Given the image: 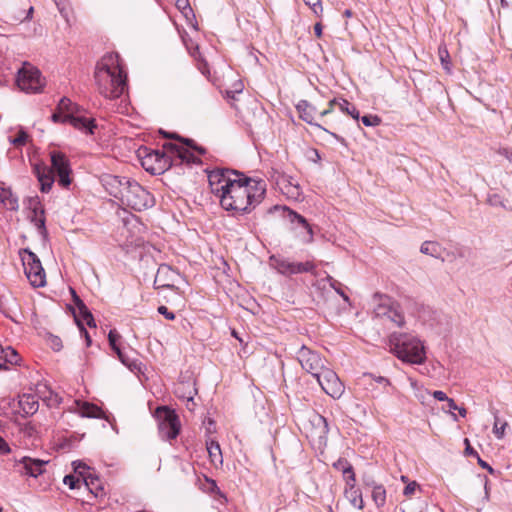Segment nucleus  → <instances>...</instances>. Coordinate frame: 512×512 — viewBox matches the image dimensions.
<instances>
[{"label": "nucleus", "instance_id": "f257e3e1", "mask_svg": "<svg viewBox=\"0 0 512 512\" xmlns=\"http://www.w3.org/2000/svg\"><path fill=\"white\" fill-rule=\"evenodd\" d=\"M213 194L220 199L221 207L232 215L250 213L264 198L266 185L263 180L245 177L231 169H215L208 174Z\"/></svg>", "mask_w": 512, "mask_h": 512}, {"label": "nucleus", "instance_id": "f03ea898", "mask_svg": "<svg viewBox=\"0 0 512 512\" xmlns=\"http://www.w3.org/2000/svg\"><path fill=\"white\" fill-rule=\"evenodd\" d=\"M94 78L98 92L107 99H117L128 89L127 74L116 53L101 58L96 65Z\"/></svg>", "mask_w": 512, "mask_h": 512}, {"label": "nucleus", "instance_id": "7ed1b4c3", "mask_svg": "<svg viewBox=\"0 0 512 512\" xmlns=\"http://www.w3.org/2000/svg\"><path fill=\"white\" fill-rule=\"evenodd\" d=\"M165 151L151 150L146 147L139 149L138 155L143 168L153 174H162L173 165L192 163L194 155L185 147L175 143H165Z\"/></svg>", "mask_w": 512, "mask_h": 512}, {"label": "nucleus", "instance_id": "20e7f679", "mask_svg": "<svg viewBox=\"0 0 512 512\" xmlns=\"http://www.w3.org/2000/svg\"><path fill=\"white\" fill-rule=\"evenodd\" d=\"M51 168L45 165H35L34 173L40 183V190L43 193L50 191L54 183V173L58 175V183L64 188L71 184V167L67 157L59 151L50 153Z\"/></svg>", "mask_w": 512, "mask_h": 512}, {"label": "nucleus", "instance_id": "39448f33", "mask_svg": "<svg viewBox=\"0 0 512 512\" xmlns=\"http://www.w3.org/2000/svg\"><path fill=\"white\" fill-rule=\"evenodd\" d=\"M391 351L402 361L422 364L425 361V349L422 342L411 334L392 333L389 336Z\"/></svg>", "mask_w": 512, "mask_h": 512}, {"label": "nucleus", "instance_id": "423d86ee", "mask_svg": "<svg viewBox=\"0 0 512 512\" xmlns=\"http://www.w3.org/2000/svg\"><path fill=\"white\" fill-rule=\"evenodd\" d=\"M121 203L135 211H144L154 206V196L141 186L137 181L131 179L123 195Z\"/></svg>", "mask_w": 512, "mask_h": 512}, {"label": "nucleus", "instance_id": "0eeeda50", "mask_svg": "<svg viewBox=\"0 0 512 512\" xmlns=\"http://www.w3.org/2000/svg\"><path fill=\"white\" fill-rule=\"evenodd\" d=\"M24 273L33 287L46 285V274L38 256L28 248L20 251Z\"/></svg>", "mask_w": 512, "mask_h": 512}, {"label": "nucleus", "instance_id": "6e6552de", "mask_svg": "<svg viewBox=\"0 0 512 512\" xmlns=\"http://www.w3.org/2000/svg\"><path fill=\"white\" fill-rule=\"evenodd\" d=\"M18 87L27 93H38L44 87L40 71L29 63H24L16 78Z\"/></svg>", "mask_w": 512, "mask_h": 512}, {"label": "nucleus", "instance_id": "1a4fd4ad", "mask_svg": "<svg viewBox=\"0 0 512 512\" xmlns=\"http://www.w3.org/2000/svg\"><path fill=\"white\" fill-rule=\"evenodd\" d=\"M297 360L301 367L315 378L327 367L326 359L304 345L297 352Z\"/></svg>", "mask_w": 512, "mask_h": 512}, {"label": "nucleus", "instance_id": "9d476101", "mask_svg": "<svg viewBox=\"0 0 512 512\" xmlns=\"http://www.w3.org/2000/svg\"><path fill=\"white\" fill-rule=\"evenodd\" d=\"M159 421L158 429L163 440H173L180 432V422L175 412L168 407L158 408Z\"/></svg>", "mask_w": 512, "mask_h": 512}, {"label": "nucleus", "instance_id": "9b49d317", "mask_svg": "<svg viewBox=\"0 0 512 512\" xmlns=\"http://www.w3.org/2000/svg\"><path fill=\"white\" fill-rule=\"evenodd\" d=\"M317 382L322 390L332 398H340L344 392V385L338 375L329 367H326L317 377Z\"/></svg>", "mask_w": 512, "mask_h": 512}, {"label": "nucleus", "instance_id": "f8f14e48", "mask_svg": "<svg viewBox=\"0 0 512 512\" xmlns=\"http://www.w3.org/2000/svg\"><path fill=\"white\" fill-rule=\"evenodd\" d=\"M375 316L382 320H387L396 326L404 324V315L399 306L391 303L389 299L380 303L374 310Z\"/></svg>", "mask_w": 512, "mask_h": 512}, {"label": "nucleus", "instance_id": "ddd939ff", "mask_svg": "<svg viewBox=\"0 0 512 512\" xmlns=\"http://www.w3.org/2000/svg\"><path fill=\"white\" fill-rule=\"evenodd\" d=\"M130 180L127 177L105 174L101 178V183L111 196L121 201Z\"/></svg>", "mask_w": 512, "mask_h": 512}, {"label": "nucleus", "instance_id": "4468645a", "mask_svg": "<svg viewBox=\"0 0 512 512\" xmlns=\"http://www.w3.org/2000/svg\"><path fill=\"white\" fill-rule=\"evenodd\" d=\"M179 273L167 264H161L154 279V288L174 289Z\"/></svg>", "mask_w": 512, "mask_h": 512}, {"label": "nucleus", "instance_id": "2eb2a0df", "mask_svg": "<svg viewBox=\"0 0 512 512\" xmlns=\"http://www.w3.org/2000/svg\"><path fill=\"white\" fill-rule=\"evenodd\" d=\"M296 109L299 113V117L303 121H305L309 125L316 126L317 128L322 129L323 131H325L326 133H328L329 135L334 137L336 140H338L342 144H345V139L343 137H341L333 132L328 131L327 129L322 127L320 124H317L314 122V112L316 109L308 101L300 100L298 102V104L296 105Z\"/></svg>", "mask_w": 512, "mask_h": 512}, {"label": "nucleus", "instance_id": "dca6fc26", "mask_svg": "<svg viewBox=\"0 0 512 512\" xmlns=\"http://www.w3.org/2000/svg\"><path fill=\"white\" fill-rule=\"evenodd\" d=\"M29 208L31 209V215L29 216L31 222L37 228L39 234H46L44 210L40 206V202L37 197L29 199Z\"/></svg>", "mask_w": 512, "mask_h": 512}, {"label": "nucleus", "instance_id": "f3484780", "mask_svg": "<svg viewBox=\"0 0 512 512\" xmlns=\"http://www.w3.org/2000/svg\"><path fill=\"white\" fill-rule=\"evenodd\" d=\"M175 395L183 400L192 403L195 406L194 396L197 394V388L195 387V381L192 379L179 381L174 388Z\"/></svg>", "mask_w": 512, "mask_h": 512}, {"label": "nucleus", "instance_id": "a211bd4d", "mask_svg": "<svg viewBox=\"0 0 512 512\" xmlns=\"http://www.w3.org/2000/svg\"><path fill=\"white\" fill-rule=\"evenodd\" d=\"M18 463L23 466L24 474L36 478L44 472V466L48 463V461L33 459L25 456L22 457Z\"/></svg>", "mask_w": 512, "mask_h": 512}, {"label": "nucleus", "instance_id": "6ab92c4d", "mask_svg": "<svg viewBox=\"0 0 512 512\" xmlns=\"http://www.w3.org/2000/svg\"><path fill=\"white\" fill-rule=\"evenodd\" d=\"M283 210L285 212V217L290 221L291 224H295L298 226H301L306 230L307 238L305 239V242L310 243L313 241V230L311 225L308 223V221L297 212L289 209L288 207H283Z\"/></svg>", "mask_w": 512, "mask_h": 512}, {"label": "nucleus", "instance_id": "aec40b11", "mask_svg": "<svg viewBox=\"0 0 512 512\" xmlns=\"http://www.w3.org/2000/svg\"><path fill=\"white\" fill-rule=\"evenodd\" d=\"M66 119H69L68 123H70L76 129L86 131L90 134H93V129L96 128L94 119H88L82 116L81 113L66 115Z\"/></svg>", "mask_w": 512, "mask_h": 512}, {"label": "nucleus", "instance_id": "412c9836", "mask_svg": "<svg viewBox=\"0 0 512 512\" xmlns=\"http://www.w3.org/2000/svg\"><path fill=\"white\" fill-rule=\"evenodd\" d=\"M19 406L26 416H30L38 411L39 402L35 395L23 394L19 399Z\"/></svg>", "mask_w": 512, "mask_h": 512}, {"label": "nucleus", "instance_id": "4be33fe9", "mask_svg": "<svg viewBox=\"0 0 512 512\" xmlns=\"http://www.w3.org/2000/svg\"><path fill=\"white\" fill-rule=\"evenodd\" d=\"M315 264L311 261L306 262H293L289 261L287 265V272L285 276H291L296 274H302V273H314L315 271Z\"/></svg>", "mask_w": 512, "mask_h": 512}, {"label": "nucleus", "instance_id": "5701e85b", "mask_svg": "<svg viewBox=\"0 0 512 512\" xmlns=\"http://www.w3.org/2000/svg\"><path fill=\"white\" fill-rule=\"evenodd\" d=\"M420 251L423 254L430 255L436 259H441L444 261V254L446 250L435 241H425L422 243L420 247Z\"/></svg>", "mask_w": 512, "mask_h": 512}, {"label": "nucleus", "instance_id": "b1692460", "mask_svg": "<svg viewBox=\"0 0 512 512\" xmlns=\"http://www.w3.org/2000/svg\"><path fill=\"white\" fill-rule=\"evenodd\" d=\"M57 110L65 113V115H74L81 113L82 108L78 104L73 103L69 98L63 97L57 105Z\"/></svg>", "mask_w": 512, "mask_h": 512}, {"label": "nucleus", "instance_id": "393cba45", "mask_svg": "<svg viewBox=\"0 0 512 512\" xmlns=\"http://www.w3.org/2000/svg\"><path fill=\"white\" fill-rule=\"evenodd\" d=\"M78 406H79V414L82 417L101 418V416H102V413H103L102 410L94 404H91L88 402H83V403H78Z\"/></svg>", "mask_w": 512, "mask_h": 512}, {"label": "nucleus", "instance_id": "a878e982", "mask_svg": "<svg viewBox=\"0 0 512 512\" xmlns=\"http://www.w3.org/2000/svg\"><path fill=\"white\" fill-rule=\"evenodd\" d=\"M0 202H2L10 210H17L19 207L18 198L10 189L0 190Z\"/></svg>", "mask_w": 512, "mask_h": 512}, {"label": "nucleus", "instance_id": "bb28decb", "mask_svg": "<svg viewBox=\"0 0 512 512\" xmlns=\"http://www.w3.org/2000/svg\"><path fill=\"white\" fill-rule=\"evenodd\" d=\"M289 259L279 256V255H273L269 258V264L270 266L277 270L280 274L285 275L287 270V265L289 263Z\"/></svg>", "mask_w": 512, "mask_h": 512}, {"label": "nucleus", "instance_id": "cd10ccee", "mask_svg": "<svg viewBox=\"0 0 512 512\" xmlns=\"http://www.w3.org/2000/svg\"><path fill=\"white\" fill-rule=\"evenodd\" d=\"M371 497L377 508L384 507L386 504V489L384 486L382 484L375 486L372 489Z\"/></svg>", "mask_w": 512, "mask_h": 512}, {"label": "nucleus", "instance_id": "c85d7f7f", "mask_svg": "<svg viewBox=\"0 0 512 512\" xmlns=\"http://www.w3.org/2000/svg\"><path fill=\"white\" fill-rule=\"evenodd\" d=\"M336 105L339 107V109L343 113H346V114L350 115L353 119H355L357 121L359 120V118H360L359 111L357 110V108L353 104H351L346 99L337 100Z\"/></svg>", "mask_w": 512, "mask_h": 512}, {"label": "nucleus", "instance_id": "c756f323", "mask_svg": "<svg viewBox=\"0 0 512 512\" xmlns=\"http://www.w3.org/2000/svg\"><path fill=\"white\" fill-rule=\"evenodd\" d=\"M344 494L353 507L358 508L359 510L364 509V501L360 489L344 492Z\"/></svg>", "mask_w": 512, "mask_h": 512}, {"label": "nucleus", "instance_id": "7c9ffc66", "mask_svg": "<svg viewBox=\"0 0 512 512\" xmlns=\"http://www.w3.org/2000/svg\"><path fill=\"white\" fill-rule=\"evenodd\" d=\"M0 360H3L7 364L16 365L18 364L20 358L17 351L11 346L5 347L3 355Z\"/></svg>", "mask_w": 512, "mask_h": 512}, {"label": "nucleus", "instance_id": "2f4dec72", "mask_svg": "<svg viewBox=\"0 0 512 512\" xmlns=\"http://www.w3.org/2000/svg\"><path fill=\"white\" fill-rule=\"evenodd\" d=\"M207 451L212 462H222V453L218 442L211 441L207 443Z\"/></svg>", "mask_w": 512, "mask_h": 512}, {"label": "nucleus", "instance_id": "473e14b6", "mask_svg": "<svg viewBox=\"0 0 512 512\" xmlns=\"http://www.w3.org/2000/svg\"><path fill=\"white\" fill-rule=\"evenodd\" d=\"M487 202L493 207H502L506 210H512V205L504 201L498 194H489Z\"/></svg>", "mask_w": 512, "mask_h": 512}, {"label": "nucleus", "instance_id": "72a5a7b5", "mask_svg": "<svg viewBox=\"0 0 512 512\" xmlns=\"http://www.w3.org/2000/svg\"><path fill=\"white\" fill-rule=\"evenodd\" d=\"M494 419L495 422L493 426V433L497 439H502L505 435V429L508 426V424L505 421H500V419L497 416V412L494 413Z\"/></svg>", "mask_w": 512, "mask_h": 512}, {"label": "nucleus", "instance_id": "f704fd0d", "mask_svg": "<svg viewBox=\"0 0 512 512\" xmlns=\"http://www.w3.org/2000/svg\"><path fill=\"white\" fill-rule=\"evenodd\" d=\"M119 338H120V335L117 333L116 330H110V332L108 334L109 344H110L111 348L117 353V355L120 358V360L122 362H124L123 356H122V352H121L120 348L117 345V340Z\"/></svg>", "mask_w": 512, "mask_h": 512}, {"label": "nucleus", "instance_id": "c9c22d12", "mask_svg": "<svg viewBox=\"0 0 512 512\" xmlns=\"http://www.w3.org/2000/svg\"><path fill=\"white\" fill-rule=\"evenodd\" d=\"M83 485L89 489L92 493H94L96 496H97V492H94V490H98V489H102L99 485H98V478L97 477H93L92 475H88V476H84L83 475Z\"/></svg>", "mask_w": 512, "mask_h": 512}, {"label": "nucleus", "instance_id": "e433bc0d", "mask_svg": "<svg viewBox=\"0 0 512 512\" xmlns=\"http://www.w3.org/2000/svg\"><path fill=\"white\" fill-rule=\"evenodd\" d=\"M334 468L341 471L343 476L346 477L347 474L351 473L353 470L352 465L346 459H338L334 464Z\"/></svg>", "mask_w": 512, "mask_h": 512}, {"label": "nucleus", "instance_id": "4c0bfd02", "mask_svg": "<svg viewBox=\"0 0 512 512\" xmlns=\"http://www.w3.org/2000/svg\"><path fill=\"white\" fill-rule=\"evenodd\" d=\"M361 381L364 384H370V385L372 384V382H376V383L382 384L384 386H387L390 384V382L387 378L382 377V376L375 377L372 374H363Z\"/></svg>", "mask_w": 512, "mask_h": 512}, {"label": "nucleus", "instance_id": "58836bf2", "mask_svg": "<svg viewBox=\"0 0 512 512\" xmlns=\"http://www.w3.org/2000/svg\"><path fill=\"white\" fill-rule=\"evenodd\" d=\"M78 313L89 327H96L94 317L86 305L83 309H79Z\"/></svg>", "mask_w": 512, "mask_h": 512}, {"label": "nucleus", "instance_id": "ea45409f", "mask_svg": "<svg viewBox=\"0 0 512 512\" xmlns=\"http://www.w3.org/2000/svg\"><path fill=\"white\" fill-rule=\"evenodd\" d=\"M346 486L344 492H350L353 490H358L359 488H356V478L355 473L352 471L351 473L347 474L346 477H344Z\"/></svg>", "mask_w": 512, "mask_h": 512}, {"label": "nucleus", "instance_id": "a19ab883", "mask_svg": "<svg viewBox=\"0 0 512 512\" xmlns=\"http://www.w3.org/2000/svg\"><path fill=\"white\" fill-rule=\"evenodd\" d=\"M64 484L69 486L70 489L80 488L83 484L82 481L73 475H66L64 477Z\"/></svg>", "mask_w": 512, "mask_h": 512}, {"label": "nucleus", "instance_id": "79ce46f5", "mask_svg": "<svg viewBox=\"0 0 512 512\" xmlns=\"http://www.w3.org/2000/svg\"><path fill=\"white\" fill-rule=\"evenodd\" d=\"M361 121L366 127H374L380 124L381 119L376 115H365L361 117Z\"/></svg>", "mask_w": 512, "mask_h": 512}, {"label": "nucleus", "instance_id": "37998d69", "mask_svg": "<svg viewBox=\"0 0 512 512\" xmlns=\"http://www.w3.org/2000/svg\"><path fill=\"white\" fill-rule=\"evenodd\" d=\"M314 423H316L320 429V434L326 435L329 431L328 422L325 417L321 415H316L314 418Z\"/></svg>", "mask_w": 512, "mask_h": 512}, {"label": "nucleus", "instance_id": "c03bdc74", "mask_svg": "<svg viewBox=\"0 0 512 512\" xmlns=\"http://www.w3.org/2000/svg\"><path fill=\"white\" fill-rule=\"evenodd\" d=\"M27 139L28 134L21 130L17 133L16 137L11 140V143L16 147H19L23 146L27 142Z\"/></svg>", "mask_w": 512, "mask_h": 512}, {"label": "nucleus", "instance_id": "a18cd8bd", "mask_svg": "<svg viewBox=\"0 0 512 512\" xmlns=\"http://www.w3.org/2000/svg\"><path fill=\"white\" fill-rule=\"evenodd\" d=\"M243 88H244L243 83L241 81H237L236 83H234L232 90L226 91L227 98L235 99V95L242 93Z\"/></svg>", "mask_w": 512, "mask_h": 512}, {"label": "nucleus", "instance_id": "49530a36", "mask_svg": "<svg viewBox=\"0 0 512 512\" xmlns=\"http://www.w3.org/2000/svg\"><path fill=\"white\" fill-rule=\"evenodd\" d=\"M303 1L307 6H309L312 9V11L316 15H319L323 11L321 0H303Z\"/></svg>", "mask_w": 512, "mask_h": 512}, {"label": "nucleus", "instance_id": "de8ad7c7", "mask_svg": "<svg viewBox=\"0 0 512 512\" xmlns=\"http://www.w3.org/2000/svg\"><path fill=\"white\" fill-rule=\"evenodd\" d=\"M328 280L330 282V286L345 300V301H348V296L342 291V289L340 288L341 284L336 281L335 279H333L332 277H328Z\"/></svg>", "mask_w": 512, "mask_h": 512}, {"label": "nucleus", "instance_id": "09e8293b", "mask_svg": "<svg viewBox=\"0 0 512 512\" xmlns=\"http://www.w3.org/2000/svg\"><path fill=\"white\" fill-rule=\"evenodd\" d=\"M181 141H183L185 143L186 146L196 150L200 155H204L206 153V150L205 148L201 147V146H197L193 140L191 139H181V138H177Z\"/></svg>", "mask_w": 512, "mask_h": 512}, {"label": "nucleus", "instance_id": "8fccbe9b", "mask_svg": "<svg viewBox=\"0 0 512 512\" xmlns=\"http://www.w3.org/2000/svg\"><path fill=\"white\" fill-rule=\"evenodd\" d=\"M419 487V485L417 484V482L415 481H412L410 483H408L404 490H403V494L406 496V497H411L414 492L416 491V489Z\"/></svg>", "mask_w": 512, "mask_h": 512}, {"label": "nucleus", "instance_id": "3c124183", "mask_svg": "<svg viewBox=\"0 0 512 512\" xmlns=\"http://www.w3.org/2000/svg\"><path fill=\"white\" fill-rule=\"evenodd\" d=\"M362 482L364 486L374 489L375 486H379L380 484L376 483L374 478L369 474H364L362 476Z\"/></svg>", "mask_w": 512, "mask_h": 512}, {"label": "nucleus", "instance_id": "603ef678", "mask_svg": "<svg viewBox=\"0 0 512 512\" xmlns=\"http://www.w3.org/2000/svg\"><path fill=\"white\" fill-rule=\"evenodd\" d=\"M158 312L168 320L175 319V314L172 311H170L166 306H163V305L159 306Z\"/></svg>", "mask_w": 512, "mask_h": 512}, {"label": "nucleus", "instance_id": "864d4df0", "mask_svg": "<svg viewBox=\"0 0 512 512\" xmlns=\"http://www.w3.org/2000/svg\"><path fill=\"white\" fill-rule=\"evenodd\" d=\"M439 55H440L441 63L443 65L444 69L449 70L448 51L446 49H444V50L439 49Z\"/></svg>", "mask_w": 512, "mask_h": 512}, {"label": "nucleus", "instance_id": "5fc2aeb1", "mask_svg": "<svg viewBox=\"0 0 512 512\" xmlns=\"http://www.w3.org/2000/svg\"><path fill=\"white\" fill-rule=\"evenodd\" d=\"M62 113L63 112H60V111H56L52 114L51 116V120L54 122V123H67L69 121V119H66V115L62 116Z\"/></svg>", "mask_w": 512, "mask_h": 512}, {"label": "nucleus", "instance_id": "6e6d98bb", "mask_svg": "<svg viewBox=\"0 0 512 512\" xmlns=\"http://www.w3.org/2000/svg\"><path fill=\"white\" fill-rule=\"evenodd\" d=\"M75 320L78 324V327L82 333V335L85 337V340H86V344L87 346H90L91 345V338H90V335L89 333L87 332V330L84 328L83 324L78 320L77 316H75Z\"/></svg>", "mask_w": 512, "mask_h": 512}, {"label": "nucleus", "instance_id": "4d7b16f0", "mask_svg": "<svg viewBox=\"0 0 512 512\" xmlns=\"http://www.w3.org/2000/svg\"><path fill=\"white\" fill-rule=\"evenodd\" d=\"M50 346L53 350L59 351L62 348V341L57 336H52L50 338Z\"/></svg>", "mask_w": 512, "mask_h": 512}, {"label": "nucleus", "instance_id": "13d9d810", "mask_svg": "<svg viewBox=\"0 0 512 512\" xmlns=\"http://www.w3.org/2000/svg\"><path fill=\"white\" fill-rule=\"evenodd\" d=\"M446 402H447V406H448L449 412L453 416L454 420H457L456 414L453 413L454 410L458 409L457 404L455 403V401L452 398H448L446 400Z\"/></svg>", "mask_w": 512, "mask_h": 512}, {"label": "nucleus", "instance_id": "bf43d9fd", "mask_svg": "<svg viewBox=\"0 0 512 512\" xmlns=\"http://www.w3.org/2000/svg\"><path fill=\"white\" fill-rule=\"evenodd\" d=\"M73 465H74L75 472L79 473L80 475H83V471L88 468L86 466V464L82 463V462L75 461V462H73Z\"/></svg>", "mask_w": 512, "mask_h": 512}, {"label": "nucleus", "instance_id": "052dcab7", "mask_svg": "<svg viewBox=\"0 0 512 512\" xmlns=\"http://www.w3.org/2000/svg\"><path fill=\"white\" fill-rule=\"evenodd\" d=\"M73 301L75 306L77 307V310L83 309L85 306V303L80 299V297L73 291Z\"/></svg>", "mask_w": 512, "mask_h": 512}, {"label": "nucleus", "instance_id": "680f3d73", "mask_svg": "<svg viewBox=\"0 0 512 512\" xmlns=\"http://www.w3.org/2000/svg\"><path fill=\"white\" fill-rule=\"evenodd\" d=\"M433 397L438 401H446L449 398L443 391L440 390L434 391Z\"/></svg>", "mask_w": 512, "mask_h": 512}, {"label": "nucleus", "instance_id": "e2e57ef3", "mask_svg": "<svg viewBox=\"0 0 512 512\" xmlns=\"http://www.w3.org/2000/svg\"><path fill=\"white\" fill-rule=\"evenodd\" d=\"M478 464L484 468V469H487V471L490 473V474H494L495 473V470L487 463L485 462L484 460H482L480 457H478Z\"/></svg>", "mask_w": 512, "mask_h": 512}, {"label": "nucleus", "instance_id": "0e129e2a", "mask_svg": "<svg viewBox=\"0 0 512 512\" xmlns=\"http://www.w3.org/2000/svg\"><path fill=\"white\" fill-rule=\"evenodd\" d=\"M336 103H337V99H336V98H335V99H333V100H331V101L329 102V107H328V109L323 110V111L320 113V115L323 117V116H326V115L330 114V113L333 111V107L336 105Z\"/></svg>", "mask_w": 512, "mask_h": 512}, {"label": "nucleus", "instance_id": "69168bd1", "mask_svg": "<svg viewBox=\"0 0 512 512\" xmlns=\"http://www.w3.org/2000/svg\"><path fill=\"white\" fill-rule=\"evenodd\" d=\"M465 443H466V448H465V453L467 455H472V456H476L477 458L480 457L478 455V453L470 446V443H469V440L468 439H465Z\"/></svg>", "mask_w": 512, "mask_h": 512}, {"label": "nucleus", "instance_id": "338daca9", "mask_svg": "<svg viewBox=\"0 0 512 512\" xmlns=\"http://www.w3.org/2000/svg\"><path fill=\"white\" fill-rule=\"evenodd\" d=\"M0 452L3 454H7L10 452L9 445L0 437Z\"/></svg>", "mask_w": 512, "mask_h": 512}, {"label": "nucleus", "instance_id": "774afa93", "mask_svg": "<svg viewBox=\"0 0 512 512\" xmlns=\"http://www.w3.org/2000/svg\"><path fill=\"white\" fill-rule=\"evenodd\" d=\"M500 154L504 155L509 160V162L512 164V148L511 149L503 148L500 151Z\"/></svg>", "mask_w": 512, "mask_h": 512}]
</instances>
